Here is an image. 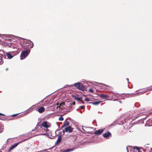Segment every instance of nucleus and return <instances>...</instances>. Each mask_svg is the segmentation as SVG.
Masks as SVG:
<instances>
[{
    "mask_svg": "<svg viewBox=\"0 0 152 152\" xmlns=\"http://www.w3.org/2000/svg\"><path fill=\"white\" fill-rule=\"evenodd\" d=\"M48 131V129H47L43 128L41 126L39 125L38 126L37 128H36L32 130L33 132L32 133H35V132H39L41 133H42L41 134H45Z\"/></svg>",
    "mask_w": 152,
    "mask_h": 152,
    "instance_id": "obj_1",
    "label": "nucleus"
},
{
    "mask_svg": "<svg viewBox=\"0 0 152 152\" xmlns=\"http://www.w3.org/2000/svg\"><path fill=\"white\" fill-rule=\"evenodd\" d=\"M21 45L23 49H27L32 48L33 46V45L31 44V42H29L27 41H25L21 43Z\"/></svg>",
    "mask_w": 152,
    "mask_h": 152,
    "instance_id": "obj_2",
    "label": "nucleus"
},
{
    "mask_svg": "<svg viewBox=\"0 0 152 152\" xmlns=\"http://www.w3.org/2000/svg\"><path fill=\"white\" fill-rule=\"evenodd\" d=\"M74 86L78 89L82 91H86V88L85 86L80 83H77L74 84Z\"/></svg>",
    "mask_w": 152,
    "mask_h": 152,
    "instance_id": "obj_3",
    "label": "nucleus"
},
{
    "mask_svg": "<svg viewBox=\"0 0 152 152\" xmlns=\"http://www.w3.org/2000/svg\"><path fill=\"white\" fill-rule=\"evenodd\" d=\"M73 131V128L71 126H69L67 127H65L63 130V132L65 133V132L71 133Z\"/></svg>",
    "mask_w": 152,
    "mask_h": 152,
    "instance_id": "obj_4",
    "label": "nucleus"
},
{
    "mask_svg": "<svg viewBox=\"0 0 152 152\" xmlns=\"http://www.w3.org/2000/svg\"><path fill=\"white\" fill-rule=\"evenodd\" d=\"M42 127H44L45 129H47L48 128L50 127V124L47 121H44L43 122L41 125Z\"/></svg>",
    "mask_w": 152,
    "mask_h": 152,
    "instance_id": "obj_5",
    "label": "nucleus"
},
{
    "mask_svg": "<svg viewBox=\"0 0 152 152\" xmlns=\"http://www.w3.org/2000/svg\"><path fill=\"white\" fill-rule=\"evenodd\" d=\"M28 50L24 51H22L20 55V58L23 59L25 58L28 55Z\"/></svg>",
    "mask_w": 152,
    "mask_h": 152,
    "instance_id": "obj_6",
    "label": "nucleus"
},
{
    "mask_svg": "<svg viewBox=\"0 0 152 152\" xmlns=\"http://www.w3.org/2000/svg\"><path fill=\"white\" fill-rule=\"evenodd\" d=\"M45 108L43 107L37 108H36V110L38 111L40 113H42L44 112L45 111Z\"/></svg>",
    "mask_w": 152,
    "mask_h": 152,
    "instance_id": "obj_7",
    "label": "nucleus"
},
{
    "mask_svg": "<svg viewBox=\"0 0 152 152\" xmlns=\"http://www.w3.org/2000/svg\"><path fill=\"white\" fill-rule=\"evenodd\" d=\"M23 141L19 142L18 143H15L13 145H12V146L9 148V151L10 152V151L14 149V148L16 147L18 145L20 144V142H22Z\"/></svg>",
    "mask_w": 152,
    "mask_h": 152,
    "instance_id": "obj_8",
    "label": "nucleus"
},
{
    "mask_svg": "<svg viewBox=\"0 0 152 152\" xmlns=\"http://www.w3.org/2000/svg\"><path fill=\"white\" fill-rule=\"evenodd\" d=\"M103 131L104 129H101L95 131L94 134H95L99 135L101 134Z\"/></svg>",
    "mask_w": 152,
    "mask_h": 152,
    "instance_id": "obj_9",
    "label": "nucleus"
},
{
    "mask_svg": "<svg viewBox=\"0 0 152 152\" xmlns=\"http://www.w3.org/2000/svg\"><path fill=\"white\" fill-rule=\"evenodd\" d=\"M69 123L68 121H64L63 123V125L62 126L61 128H65L69 126Z\"/></svg>",
    "mask_w": 152,
    "mask_h": 152,
    "instance_id": "obj_10",
    "label": "nucleus"
},
{
    "mask_svg": "<svg viewBox=\"0 0 152 152\" xmlns=\"http://www.w3.org/2000/svg\"><path fill=\"white\" fill-rule=\"evenodd\" d=\"M133 149L134 148H133L131 146H128L126 148V150L127 152H136L134 151Z\"/></svg>",
    "mask_w": 152,
    "mask_h": 152,
    "instance_id": "obj_11",
    "label": "nucleus"
},
{
    "mask_svg": "<svg viewBox=\"0 0 152 152\" xmlns=\"http://www.w3.org/2000/svg\"><path fill=\"white\" fill-rule=\"evenodd\" d=\"M11 53H12V52H11ZM4 55L5 56L6 55L7 56V58L9 59H11L13 57V56L12 55L10 52L6 53V55Z\"/></svg>",
    "mask_w": 152,
    "mask_h": 152,
    "instance_id": "obj_12",
    "label": "nucleus"
},
{
    "mask_svg": "<svg viewBox=\"0 0 152 152\" xmlns=\"http://www.w3.org/2000/svg\"><path fill=\"white\" fill-rule=\"evenodd\" d=\"M111 136V134L110 132H107L106 133H104L103 136L105 138H107L110 136Z\"/></svg>",
    "mask_w": 152,
    "mask_h": 152,
    "instance_id": "obj_13",
    "label": "nucleus"
},
{
    "mask_svg": "<svg viewBox=\"0 0 152 152\" xmlns=\"http://www.w3.org/2000/svg\"><path fill=\"white\" fill-rule=\"evenodd\" d=\"M99 96L101 98L104 99H106L109 97L108 95H107L105 94H100L99 95Z\"/></svg>",
    "mask_w": 152,
    "mask_h": 152,
    "instance_id": "obj_14",
    "label": "nucleus"
},
{
    "mask_svg": "<svg viewBox=\"0 0 152 152\" xmlns=\"http://www.w3.org/2000/svg\"><path fill=\"white\" fill-rule=\"evenodd\" d=\"M72 97H74L75 99L76 100L79 101H82V98L81 97H79L78 96L73 95Z\"/></svg>",
    "mask_w": 152,
    "mask_h": 152,
    "instance_id": "obj_15",
    "label": "nucleus"
},
{
    "mask_svg": "<svg viewBox=\"0 0 152 152\" xmlns=\"http://www.w3.org/2000/svg\"><path fill=\"white\" fill-rule=\"evenodd\" d=\"M61 136H59L58 137V139L57 141L55 143V145H57L58 144L60 143L61 141Z\"/></svg>",
    "mask_w": 152,
    "mask_h": 152,
    "instance_id": "obj_16",
    "label": "nucleus"
},
{
    "mask_svg": "<svg viewBox=\"0 0 152 152\" xmlns=\"http://www.w3.org/2000/svg\"><path fill=\"white\" fill-rule=\"evenodd\" d=\"M102 101H98V102H91L90 103L91 104H92L95 105H97L99 104Z\"/></svg>",
    "mask_w": 152,
    "mask_h": 152,
    "instance_id": "obj_17",
    "label": "nucleus"
},
{
    "mask_svg": "<svg viewBox=\"0 0 152 152\" xmlns=\"http://www.w3.org/2000/svg\"><path fill=\"white\" fill-rule=\"evenodd\" d=\"M65 104L64 102H62L57 107V108H59L60 109L61 108V107H63L65 105Z\"/></svg>",
    "mask_w": 152,
    "mask_h": 152,
    "instance_id": "obj_18",
    "label": "nucleus"
},
{
    "mask_svg": "<svg viewBox=\"0 0 152 152\" xmlns=\"http://www.w3.org/2000/svg\"><path fill=\"white\" fill-rule=\"evenodd\" d=\"M30 148H27V149H29L30 148L31 150H33L34 148V146L33 145H30Z\"/></svg>",
    "mask_w": 152,
    "mask_h": 152,
    "instance_id": "obj_19",
    "label": "nucleus"
},
{
    "mask_svg": "<svg viewBox=\"0 0 152 152\" xmlns=\"http://www.w3.org/2000/svg\"><path fill=\"white\" fill-rule=\"evenodd\" d=\"M72 151V149H67L66 150H65V152H69L70 151Z\"/></svg>",
    "mask_w": 152,
    "mask_h": 152,
    "instance_id": "obj_20",
    "label": "nucleus"
},
{
    "mask_svg": "<svg viewBox=\"0 0 152 152\" xmlns=\"http://www.w3.org/2000/svg\"><path fill=\"white\" fill-rule=\"evenodd\" d=\"M130 118V117H129V118H128V119H127V120L125 119L124 120V121H122L121 124H123L126 122Z\"/></svg>",
    "mask_w": 152,
    "mask_h": 152,
    "instance_id": "obj_21",
    "label": "nucleus"
},
{
    "mask_svg": "<svg viewBox=\"0 0 152 152\" xmlns=\"http://www.w3.org/2000/svg\"><path fill=\"white\" fill-rule=\"evenodd\" d=\"M58 120L60 121H63L64 120V118L62 117L61 116L59 118Z\"/></svg>",
    "mask_w": 152,
    "mask_h": 152,
    "instance_id": "obj_22",
    "label": "nucleus"
},
{
    "mask_svg": "<svg viewBox=\"0 0 152 152\" xmlns=\"http://www.w3.org/2000/svg\"><path fill=\"white\" fill-rule=\"evenodd\" d=\"M136 148L137 149L138 151V152H142V151L140 150V149L138 147H136Z\"/></svg>",
    "mask_w": 152,
    "mask_h": 152,
    "instance_id": "obj_23",
    "label": "nucleus"
},
{
    "mask_svg": "<svg viewBox=\"0 0 152 152\" xmlns=\"http://www.w3.org/2000/svg\"><path fill=\"white\" fill-rule=\"evenodd\" d=\"M85 101H92V100H90L88 98H86L85 99Z\"/></svg>",
    "mask_w": 152,
    "mask_h": 152,
    "instance_id": "obj_24",
    "label": "nucleus"
},
{
    "mask_svg": "<svg viewBox=\"0 0 152 152\" xmlns=\"http://www.w3.org/2000/svg\"><path fill=\"white\" fill-rule=\"evenodd\" d=\"M89 91L90 92L93 93L94 92V91L92 88H91L89 89Z\"/></svg>",
    "mask_w": 152,
    "mask_h": 152,
    "instance_id": "obj_25",
    "label": "nucleus"
},
{
    "mask_svg": "<svg viewBox=\"0 0 152 152\" xmlns=\"http://www.w3.org/2000/svg\"><path fill=\"white\" fill-rule=\"evenodd\" d=\"M79 107L81 109H83L85 108V106L84 105L80 106Z\"/></svg>",
    "mask_w": 152,
    "mask_h": 152,
    "instance_id": "obj_26",
    "label": "nucleus"
},
{
    "mask_svg": "<svg viewBox=\"0 0 152 152\" xmlns=\"http://www.w3.org/2000/svg\"><path fill=\"white\" fill-rule=\"evenodd\" d=\"M2 127V126H1V125H0V133L1 132V130L3 129Z\"/></svg>",
    "mask_w": 152,
    "mask_h": 152,
    "instance_id": "obj_27",
    "label": "nucleus"
},
{
    "mask_svg": "<svg viewBox=\"0 0 152 152\" xmlns=\"http://www.w3.org/2000/svg\"><path fill=\"white\" fill-rule=\"evenodd\" d=\"M75 101H74L72 102V105H75Z\"/></svg>",
    "mask_w": 152,
    "mask_h": 152,
    "instance_id": "obj_28",
    "label": "nucleus"
},
{
    "mask_svg": "<svg viewBox=\"0 0 152 152\" xmlns=\"http://www.w3.org/2000/svg\"><path fill=\"white\" fill-rule=\"evenodd\" d=\"M18 115V114H14V115H11L12 116H15L16 115Z\"/></svg>",
    "mask_w": 152,
    "mask_h": 152,
    "instance_id": "obj_29",
    "label": "nucleus"
},
{
    "mask_svg": "<svg viewBox=\"0 0 152 152\" xmlns=\"http://www.w3.org/2000/svg\"><path fill=\"white\" fill-rule=\"evenodd\" d=\"M60 104L58 103H57L56 104V105L57 106H58Z\"/></svg>",
    "mask_w": 152,
    "mask_h": 152,
    "instance_id": "obj_30",
    "label": "nucleus"
},
{
    "mask_svg": "<svg viewBox=\"0 0 152 152\" xmlns=\"http://www.w3.org/2000/svg\"><path fill=\"white\" fill-rule=\"evenodd\" d=\"M149 89H150L151 90H152V86L150 87Z\"/></svg>",
    "mask_w": 152,
    "mask_h": 152,
    "instance_id": "obj_31",
    "label": "nucleus"
},
{
    "mask_svg": "<svg viewBox=\"0 0 152 152\" xmlns=\"http://www.w3.org/2000/svg\"><path fill=\"white\" fill-rule=\"evenodd\" d=\"M149 152H152V148H151Z\"/></svg>",
    "mask_w": 152,
    "mask_h": 152,
    "instance_id": "obj_32",
    "label": "nucleus"
},
{
    "mask_svg": "<svg viewBox=\"0 0 152 152\" xmlns=\"http://www.w3.org/2000/svg\"><path fill=\"white\" fill-rule=\"evenodd\" d=\"M80 102H81L83 104H84V102L83 101V100H82V101H80Z\"/></svg>",
    "mask_w": 152,
    "mask_h": 152,
    "instance_id": "obj_33",
    "label": "nucleus"
},
{
    "mask_svg": "<svg viewBox=\"0 0 152 152\" xmlns=\"http://www.w3.org/2000/svg\"><path fill=\"white\" fill-rule=\"evenodd\" d=\"M0 115H4V114H2L1 113H0Z\"/></svg>",
    "mask_w": 152,
    "mask_h": 152,
    "instance_id": "obj_34",
    "label": "nucleus"
},
{
    "mask_svg": "<svg viewBox=\"0 0 152 152\" xmlns=\"http://www.w3.org/2000/svg\"><path fill=\"white\" fill-rule=\"evenodd\" d=\"M8 70V68H7L6 69V71H7Z\"/></svg>",
    "mask_w": 152,
    "mask_h": 152,
    "instance_id": "obj_35",
    "label": "nucleus"
},
{
    "mask_svg": "<svg viewBox=\"0 0 152 152\" xmlns=\"http://www.w3.org/2000/svg\"><path fill=\"white\" fill-rule=\"evenodd\" d=\"M126 80H127V81H128L129 80V79L128 78H126Z\"/></svg>",
    "mask_w": 152,
    "mask_h": 152,
    "instance_id": "obj_36",
    "label": "nucleus"
}]
</instances>
